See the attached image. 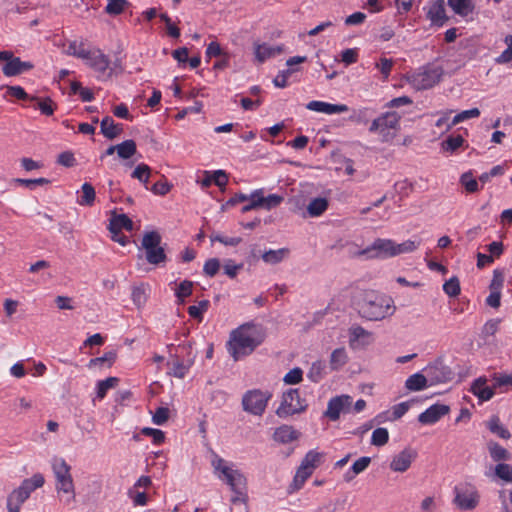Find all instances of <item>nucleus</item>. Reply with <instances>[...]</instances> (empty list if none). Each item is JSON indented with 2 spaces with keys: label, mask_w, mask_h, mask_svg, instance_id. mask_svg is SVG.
<instances>
[{
  "label": "nucleus",
  "mask_w": 512,
  "mask_h": 512,
  "mask_svg": "<svg viewBox=\"0 0 512 512\" xmlns=\"http://www.w3.org/2000/svg\"><path fill=\"white\" fill-rule=\"evenodd\" d=\"M490 457L495 462L506 461L510 459V453L495 441H490L487 444Z\"/></svg>",
  "instance_id": "obj_35"
},
{
  "label": "nucleus",
  "mask_w": 512,
  "mask_h": 512,
  "mask_svg": "<svg viewBox=\"0 0 512 512\" xmlns=\"http://www.w3.org/2000/svg\"><path fill=\"white\" fill-rule=\"evenodd\" d=\"M301 436V433L290 425H281L275 429L273 439L281 444L291 443Z\"/></svg>",
  "instance_id": "obj_19"
},
{
  "label": "nucleus",
  "mask_w": 512,
  "mask_h": 512,
  "mask_svg": "<svg viewBox=\"0 0 512 512\" xmlns=\"http://www.w3.org/2000/svg\"><path fill=\"white\" fill-rule=\"evenodd\" d=\"M450 411L448 405L434 404L427 408L418 416V421L423 425H432L438 422L443 416L447 415Z\"/></svg>",
  "instance_id": "obj_15"
},
{
  "label": "nucleus",
  "mask_w": 512,
  "mask_h": 512,
  "mask_svg": "<svg viewBox=\"0 0 512 512\" xmlns=\"http://www.w3.org/2000/svg\"><path fill=\"white\" fill-rule=\"evenodd\" d=\"M328 206L329 203L327 198H314L307 205V214L309 217H319L327 210Z\"/></svg>",
  "instance_id": "obj_29"
},
{
  "label": "nucleus",
  "mask_w": 512,
  "mask_h": 512,
  "mask_svg": "<svg viewBox=\"0 0 512 512\" xmlns=\"http://www.w3.org/2000/svg\"><path fill=\"white\" fill-rule=\"evenodd\" d=\"M263 340V333L249 324L242 325L231 333L227 343L228 352L237 361L250 355Z\"/></svg>",
  "instance_id": "obj_2"
},
{
  "label": "nucleus",
  "mask_w": 512,
  "mask_h": 512,
  "mask_svg": "<svg viewBox=\"0 0 512 512\" xmlns=\"http://www.w3.org/2000/svg\"><path fill=\"white\" fill-rule=\"evenodd\" d=\"M206 61L209 62L212 57H219L222 59L221 64H225L230 61V54L224 50L220 44L216 41H212L206 48Z\"/></svg>",
  "instance_id": "obj_30"
},
{
  "label": "nucleus",
  "mask_w": 512,
  "mask_h": 512,
  "mask_svg": "<svg viewBox=\"0 0 512 512\" xmlns=\"http://www.w3.org/2000/svg\"><path fill=\"white\" fill-rule=\"evenodd\" d=\"M81 196L77 199V203L81 206L90 207L94 204L96 193L92 184L85 182L81 186Z\"/></svg>",
  "instance_id": "obj_33"
},
{
  "label": "nucleus",
  "mask_w": 512,
  "mask_h": 512,
  "mask_svg": "<svg viewBox=\"0 0 512 512\" xmlns=\"http://www.w3.org/2000/svg\"><path fill=\"white\" fill-rule=\"evenodd\" d=\"M271 398L272 393L268 390H248L242 397V408L252 415L262 416Z\"/></svg>",
  "instance_id": "obj_8"
},
{
  "label": "nucleus",
  "mask_w": 512,
  "mask_h": 512,
  "mask_svg": "<svg viewBox=\"0 0 512 512\" xmlns=\"http://www.w3.org/2000/svg\"><path fill=\"white\" fill-rule=\"evenodd\" d=\"M464 138L461 135L449 136L442 142V148L445 151L454 152L463 145Z\"/></svg>",
  "instance_id": "obj_54"
},
{
  "label": "nucleus",
  "mask_w": 512,
  "mask_h": 512,
  "mask_svg": "<svg viewBox=\"0 0 512 512\" xmlns=\"http://www.w3.org/2000/svg\"><path fill=\"white\" fill-rule=\"evenodd\" d=\"M460 183L465 187L468 193H475L479 189L477 180L473 177L471 171L465 172L461 175Z\"/></svg>",
  "instance_id": "obj_52"
},
{
  "label": "nucleus",
  "mask_w": 512,
  "mask_h": 512,
  "mask_svg": "<svg viewBox=\"0 0 512 512\" xmlns=\"http://www.w3.org/2000/svg\"><path fill=\"white\" fill-rule=\"evenodd\" d=\"M132 301L133 303L138 307H142L147 300L146 290L143 285L141 286H135L132 289Z\"/></svg>",
  "instance_id": "obj_56"
},
{
  "label": "nucleus",
  "mask_w": 512,
  "mask_h": 512,
  "mask_svg": "<svg viewBox=\"0 0 512 512\" xmlns=\"http://www.w3.org/2000/svg\"><path fill=\"white\" fill-rule=\"evenodd\" d=\"M332 68L333 66H321L317 71V79L322 83L336 78H339L342 81L346 80V76L344 75L343 71L333 70Z\"/></svg>",
  "instance_id": "obj_36"
},
{
  "label": "nucleus",
  "mask_w": 512,
  "mask_h": 512,
  "mask_svg": "<svg viewBox=\"0 0 512 512\" xmlns=\"http://www.w3.org/2000/svg\"><path fill=\"white\" fill-rule=\"evenodd\" d=\"M480 115V110L478 108H472L469 110L461 111L456 114L454 118L451 120L450 124H447L446 131H449L453 126L466 121L471 118H477Z\"/></svg>",
  "instance_id": "obj_39"
},
{
  "label": "nucleus",
  "mask_w": 512,
  "mask_h": 512,
  "mask_svg": "<svg viewBox=\"0 0 512 512\" xmlns=\"http://www.w3.org/2000/svg\"><path fill=\"white\" fill-rule=\"evenodd\" d=\"M391 297L375 291L365 292L357 303L361 317L370 321H380L394 314L395 306Z\"/></svg>",
  "instance_id": "obj_3"
},
{
  "label": "nucleus",
  "mask_w": 512,
  "mask_h": 512,
  "mask_svg": "<svg viewBox=\"0 0 512 512\" xmlns=\"http://www.w3.org/2000/svg\"><path fill=\"white\" fill-rule=\"evenodd\" d=\"M453 493V504L462 511L473 510L479 504L480 495L476 487L471 484L456 485Z\"/></svg>",
  "instance_id": "obj_9"
},
{
  "label": "nucleus",
  "mask_w": 512,
  "mask_h": 512,
  "mask_svg": "<svg viewBox=\"0 0 512 512\" xmlns=\"http://www.w3.org/2000/svg\"><path fill=\"white\" fill-rule=\"evenodd\" d=\"M352 397L349 395H339L328 401L324 416L331 421H337L341 413H348L351 409Z\"/></svg>",
  "instance_id": "obj_13"
},
{
  "label": "nucleus",
  "mask_w": 512,
  "mask_h": 512,
  "mask_svg": "<svg viewBox=\"0 0 512 512\" xmlns=\"http://www.w3.org/2000/svg\"><path fill=\"white\" fill-rule=\"evenodd\" d=\"M193 285V282L190 280H183L180 282L175 290V296L178 304H183L185 299L192 294Z\"/></svg>",
  "instance_id": "obj_44"
},
{
  "label": "nucleus",
  "mask_w": 512,
  "mask_h": 512,
  "mask_svg": "<svg viewBox=\"0 0 512 512\" xmlns=\"http://www.w3.org/2000/svg\"><path fill=\"white\" fill-rule=\"evenodd\" d=\"M443 291L449 296V297H457L460 292V281L458 277L453 276L449 280H447L443 284Z\"/></svg>",
  "instance_id": "obj_51"
},
{
  "label": "nucleus",
  "mask_w": 512,
  "mask_h": 512,
  "mask_svg": "<svg viewBox=\"0 0 512 512\" xmlns=\"http://www.w3.org/2000/svg\"><path fill=\"white\" fill-rule=\"evenodd\" d=\"M420 244V240H406L402 243H396L394 241V257L401 254L411 253L415 251L420 246Z\"/></svg>",
  "instance_id": "obj_43"
},
{
  "label": "nucleus",
  "mask_w": 512,
  "mask_h": 512,
  "mask_svg": "<svg viewBox=\"0 0 512 512\" xmlns=\"http://www.w3.org/2000/svg\"><path fill=\"white\" fill-rule=\"evenodd\" d=\"M100 127H101V133L107 139H110V140L119 136L123 131L122 124L115 123L114 120L110 116H106L102 119V121L100 123Z\"/></svg>",
  "instance_id": "obj_21"
},
{
  "label": "nucleus",
  "mask_w": 512,
  "mask_h": 512,
  "mask_svg": "<svg viewBox=\"0 0 512 512\" xmlns=\"http://www.w3.org/2000/svg\"><path fill=\"white\" fill-rule=\"evenodd\" d=\"M224 273L230 277L231 279H234L238 272L243 268V264H235L233 260L228 259L224 263Z\"/></svg>",
  "instance_id": "obj_63"
},
{
  "label": "nucleus",
  "mask_w": 512,
  "mask_h": 512,
  "mask_svg": "<svg viewBox=\"0 0 512 512\" xmlns=\"http://www.w3.org/2000/svg\"><path fill=\"white\" fill-rule=\"evenodd\" d=\"M306 108L310 111H315L319 113H324L328 115L332 114H340L347 112L349 110L348 106L345 104H332L324 101L313 100L310 101Z\"/></svg>",
  "instance_id": "obj_16"
},
{
  "label": "nucleus",
  "mask_w": 512,
  "mask_h": 512,
  "mask_svg": "<svg viewBox=\"0 0 512 512\" xmlns=\"http://www.w3.org/2000/svg\"><path fill=\"white\" fill-rule=\"evenodd\" d=\"M400 116L396 112H386L374 119L369 127L371 133H379L383 141L392 138L394 134L390 130H396L399 126Z\"/></svg>",
  "instance_id": "obj_10"
},
{
  "label": "nucleus",
  "mask_w": 512,
  "mask_h": 512,
  "mask_svg": "<svg viewBox=\"0 0 512 512\" xmlns=\"http://www.w3.org/2000/svg\"><path fill=\"white\" fill-rule=\"evenodd\" d=\"M348 360L346 350L344 348L335 349L330 356V368L337 371L341 369Z\"/></svg>",
  "instance_id": "obj_37"
},
{
  "label": "nucleus",
  "mask_w": 512,
  "mask_h": 512,
  "mask_svg": "<svg viewBox=\"0 0 512 512\" xmlns=\"http://www.w3.org/2000/svg\"><path fill=\"white\" fill-rule=\"evenodd\" d=\"M111 234H117V232H121L122 229L127 231L133 230V222L126 214H115L113 213L110 223L108 226Z\"/></svg>",
  "instance_id": "obj_20"
},
{
  "label": "nucleus",
  "mask_w": 512,
  "mask_h": 512,
  "mask_svg": "<svg viewBox=\"0 0 512 512\" xmlns=\"http://www.w3.org/2000/svg\"><path fill=\"white\" fill-rule=\"evenodd\" d=\"M141 433L145 436H149L152 438L153 443L156 445H160L165 440V434L160 429L145 427L141 430Z\"/></svg>",
  "instance_id": "obj_58"
},
{
  "label": "nucleus",
  "mask_w": 512,
  "mask_h": 512,
  "mask_svg": "<svg viewBox=\"0 0 512 512\" xmlns=\"http://www.w3.org/2000/svg\"><path fill=\"white\" fill-rule=\"evenodd\" d=\"M299 72V66H288L287 69L280 71L273 79V84L277 88H285L289 85V79Z\"/></svg>",
  "instance_id": "obj_31"
},
{
  "label": "nucleus",
  "mask_w": 512,
  "mask_h": 512,
  "mask_svg": "<svg viewBox=\"0 0 512 512\" xmlns=\"http://www.w3.org/2000/svg\"><path fill=\"white\" fill-rule=\"evenodd\" d=\"M169 418V409L167 407H158L152 416V421L156 425H163Z\"/></svg>",
  "instance_id": "obj_64"
},
{
  "label": "nucleus",
  "mask_w": 512,
  "mask_h": 512,
  "mask_svg": "<svg viewBox=\"0 0 512 512\" xmlns=\"http://www.w3.org/2000/svg\"><path fill=\"white\" fill-rule=\"evenodd\" d=\"M76 57L82 60H91L94 64H109L110 60L99 49H87L83 43H80Z\"/></svg>",
  "instance_id": "obj_18"
},
{
  "label": "nucleus",
  "mask_w": 512,
  "mask_h": 512,
  "mask_svg": "<svg viewBox=\"0 0 512 512\" xmlns=\"http://www.w3.org/2000/svg\"><path fill=\"white\" fill-rule=\"evenodd\" d=\"M119 379L117 377H108L104 380H100L97 383V397L99 399H103L107 391L113 387H115L118 383Z\"/></svg>",
  "instance_id": "obj_49"
},
{
  "label": "nucleus",
  "mask_w": 512,
  "mask_h": 512,
  "mask_svg": "<svg viewBox=\"0 0 512 512\" xmlns=\"http://www.w3.org/2000/svg\"><path fill=\"white\" fill-rule=\"evenodd\" d=\"M116 359V352L108 351L101 357H96L90 360V366L103 365L107 363L108 366H111Z\"/></svg>",
  "instance_id": "obj_60"
},
{
  "label": "nucleus",
  "mask_w": 512,
  "mask_h": 512,
  "mask_svg": "<svg viewBox=\"0 0 512 512\" xmlns=\"http://www.w3.org/2000/svg\"><path fill=\"white\" fill-rule=\"evenodd\" d=\"M303 371L299 367L291 369L283 378V381L288 385H295L302 381Z\"/></svg>",
  "instance_id": "obj_59"
},
{
  "label": "nucleus",
  "mask_w": 512,
  "mask_h": 512,
  "mask_svg": "<svg viewBox=\"0 0 512 512\" xmlns=\"http://www.w3.org/2000/svg\"><path fill=\"white\" fill-rule=\"evenodd\" d=\"M284 51L283 45H268L264 44H255L254 46V54L255 58L259 62H264L267 60H272L276 55L281 54Z\"/></svg>",
  "instance_id": "obj_17"
},
{
  "label": "nucleus",
  "mask_w": 512,
  "mask_h": 512,
  "mask_svg": "<svg viewBox=\"0 0 512 512\" xmlns=\"http://www.w3.org/2000/svg\"><path fill=\"white\" fill-rule=\"evenodd\" d=\"M505 43L507 48L496 58V61L499 63H508L512 60V35L505 37Z\"/></svg>",
  "instance_id": "obj_62"
},
{
  "label": "nucleus",
  "mask_w": 512,
  "mask_h": 512,
  "mask_svg": "<svg viewBox=\"0 0 512 512\" xmlns=\"http://www.w3.org/2000/svg\"><path fill=\"white\" fill-rule=\"evenodd\" d=\"M211 465L217 478L228 485L235 494L231 498V502L233 504L238 502L246 503L248 496L246 493L247 479L245 475L235 468L233 463H229L217 454H214Z\"/></svg>",
  "instance_id": "obj_1"
},
{
  "label": "nucleus",
  "mask_w": 512,
  "mask_h": 512,
  "mask_svg": "<svg viewBox=\"0 0 512 512\" xmlns=\"http://www.w3.org/2000/svg\"><path fill=\"white\" fill-rule=\"evenodd\" d=\"M256 194L258 195V200L260 204V208L265 210H271L273 208L278 207L284 201V197L278 194H269L268 196L264 195V189H256Z\"/></svg>",
  "instance_id": "obj_23"
},
{
  "label": "nucleus",
  "mask_w": 512,
  "mask_h": 512,
  "mask_svg": "<svg viewBox=\"0 0 512 512\" xmlns=\"http://www.w3.org/2000/svg\"><path fill=\"white\" fill-rule=\"evenodd\" d=\"M472 393L477 396L481 401H488L494 396V389L486 386V379H476L471 387Z\"/></svg>",
  "instance_id": "obj_24"
},
{
  "label": "nucleus",
  "mask_w": 512,
  "mask_h": 512,
  "mask_svg": "<svg viewBox=\"0 0 512 512\" xmlns=\"http://www.w3.org/2000/svg\"><path fill=\"white\" fill-rule=\"evenodd\" d=\"M289 255L288 248H280L277 250H268L261 255L263 261L267 264H278Z\"/></svg>",
  "instance_id": "obj_32"
},
{
  "label": "nucleus",
  "mask_w": 512,
  "mask_h": 512,
  "mask_svg": "<svg viewBox=\"0 0 512 512\" xmlns=\"http://www.w3.org/2000/svg\"><path fill=\"white\" fill-rule=\"evenodd\" d=\"M193 364V359H188L186 363L175 357L171 362L168 363L170 366L169 374L176 378H184L188 373L190 367Z\"/></svg>",
  "instance_id": "obj_26"
},
{
  "label": "nucleus",
  "mask_w": 512,
  "mask_h": 512,
  "mask_svg": "<svg viewBox=\"0 0 512 512\" xmlns=\"http://www.w3.org/2000/svg\"><path fill=\"white\" fill-rule=\"evenodd\" d=\"M322 457V453H319L315 450H310L305 455L301 463H303L308 470H311L313 472L321 464Z\"/></svg>",
  "instance_id": "obj_45"
},
{
  "label": "nucleus",
  "mask_w": 512,
  "mask_h": 512,
  "mask_svg": "<svg viewBox=\"0 0 512 512\" xmlns=\"http://www.w3.org/2000/svg\"><path fill=\"white\" fill-rule=\"evenodd\" d=\"M312 473L313 472L311 470H308L307 467L301 463L293 479L292 486L294 490L301 489L306 480L312 475Z\"/></svg>",
  "instance_id": "obj_42"
},
{
  "label": "nucleus",
  "mask_w": 512,
  "mask_h": 512,
  "mask_svg": "<svg viewBox=\"0 0 512 512\" xmlns=\"http://www.w3.org/2000/svg\"><path fill=\"white\" fill-rule=\"evenodd\" d=\"M389 441V432L386 428H376L372 432L371 444L377 447L384 446Z\"/></svg>",
  "instance_id": "obj_50"
},
{
  "label": "nucleus",
  "mask_w": 512,
  "mask_h": 512,
  "mask_svg": "<svg viewBox=\"0 0 512 512\" xmlns=\"http://www.w3.org/2000/svg\"><path fill=\"white\" fill-rule=\"evenodd\" d=\"M220 269V261L217 258L208 259L203 267V272L209 277H214Z\"/></svg>",
  "instance_id": "obj_61"
},
{
  "label": "nucleus",
  "mask_w": 512,
  "mask_h": 512,
  "mask_svg": "<svg viewBox=\"0 0 512 512\" xmlns=\"http://www.w3.org/2000/svg\"><path fill=\"white\" fill-rule=\"evenodd\" d=\"M325 369H326L325 362L321 361V360H317L312 363V365L307 373V378L314 383H318L324 378Z\"/></svg>",
  "instance_id": "obj_38"
},
{
  "label": "nucleus",
  "mask_w": 512,
  "mask_h": 512,
  "mask_svg": "<svg viewBox=\"0 0 512 512\" xmlns=\"http://www.w3.org/2000/svg\"><path fill=\"white\" fill-rule=\"evenodd\" d=\"M150 174L151 168L147 164L140 163L135 167L134 171L131 174V177L139 180L145 186L146 189H149L148 183Z\"/></svg>",
  "instance_id": "obj_40"
},
{
  "label": "nucleus",
  "mask_w": 512,
  "mask_h": 512,
  "mask_svg": "<svg viewBox=\"0 0 512 512\" xmlns=\"http://www.w3.org/2000/svg\"><path fill=\"white\" fill-rule=\"evenodd\" d=\"M146 260L148 263L153 265H160L162 263H165L167 260V256L165 254V251L162 247L157 246L153 249L146 250Z\"/></svg>",
  "instance_id": "obj_41"
},
{
  "label": "nucleus",
  "mask_w": 512,
  "mask_h": 512,
  "mask_svg": "<svg viewBox=\"0 0 512 512\" xmlns=\"http://www.w3.org/2000/svg\"><path fill=\"white\" fill-rule=\"evenodd\" d=\"M486 427L497 437L508 440L511 438L510 431L501 423L497 415H493L486 421Z\"/></svg>",
  "instance_id": "obj_25"
},
{
  "label": "nucleus",
  "mask_w": 512,
  "mask_h": 512,
  "mask_svg": "<svg viewBox=\"0 0 512 512\" xmlns=\"http://www.w3.org/2000/svg\"><path fill=\"white\" fill-rule=\"evenodd\" d=\"M442 74V66H418L407 73V80L418 90L428 89L439 82Z\"/></svg>",
  "instance_id": "obj_6"
},
{
  "label": "nucleus",
  "mask_w": 512,
  "mask_h": 512,
  "mask_svg": "<svg viewBox=\"0 0 512 512\" xmlns=\"http://www.w3.org/2000/svg\"><path fill=\"white\" fill-rule=\"evenodd\" d=\"M307 407L308 404L304 398H301L299 389L290 388L283 393L276 415L280 418H287L304 412Z\"/></svg>",
  "instance_id": "obj_7"
},
{
  "label": "nucleus",
  "mask_w": 512,
  "mask_h": 512,
  "mask_svg": "<svg viewBox=\"0 0 512 512\" xmlns=\"http://www.w3.org/2000/svg\"><path fill=\"white\" fill-rule=\"evenodd\" d=\"M107 2L105 12L113 16L121 14L130 6V3L127 0H107Z\"/></svg>",
  "instance_id": "obj_46"
},
{
  "label": "nucleus",
  "mask_w": 512,
  "mask_h": 512,
  "mask_svg": "<svg viewBox=\"0 0 512 512\" xmlns=\"http://www.w3.org/2000/svg\"><path fill=\"white\" fill-rule=\"evenodd\" d=\"M117 148V155L119 158L126 160L130 159L137 152V146L134 140L128 139L120 144L115 145Z\"/></svg>",
  "instance_id": "obj_34"
},
{
  "label": "nucleus",
  "mask_w": 512,
  "mask_h": 512,
  "mask_svg": "<svg viewBox=\"0 0 512 512\" xmlns=\"http://www.w3.org/2000/svg\"><path fill=\"white\" fill-rule=\"evenodd\" d=\"M416 457L417 452L414 449L405 448L393 457L390 463V469L395 472L403 473L409 469Z\"/></svg>",
  "instance_id": "obj_14"
},
{
  "label": "nucleus",
  "mask_w": 512,
  "mask_h": 512,
  "mask_svg": "<svg viewBox=\"0 0 512 512\" xmlns=\"http://www.w3.org/2000/svg\"><path fill=\"white\" fill-rule=\"evenodd\" d=\"M161 236L157 231H150L144 234L142 238V247L143 249L150 250L157 246H160Z\"/></svg>",
  "instance_id": "obj_48"
},
{
  "label": "nucleus",
  "mask_w": 512,
  "mask_h": 512,
  "mask_svg": "<svg viewBox=\"0 0 512 512\" xmlns=\"http://www.w3.org/2000/svg\"><path fill=\"white\" fill-rule=\"evenodd\" d=\"M394 241L391 239L377 238L374 242L360 251V255L370 259H386L394 257Z\"/></svg>",
  "instance_id": "obj_12"
},
{
  "label": "nucleus",
  "mask_w": 512,
  "mask_h": 512,
  "mask_svg": "<svg viewBox=\"0 0 512 512\" xmlns=\"http://www.w3.org/2000/svg\"><path fill=\"white\" fill-rule=\"evenodd\" d=\"M427 17L433 24L443 25L447 20L444 1L437 0L434 2L428 10Z\"/></svg>",
  "instance_id": "obj_22"
},
{
  "label": "nucleus",
  "mask_w": 512,
  "mask_h": 512,
  "mask_svg": "<svg viewBox=\"0 0 512 512\" xmlns=\"http://www.w3.org/2000/svg\"><path fill=\"white\" fill-rule=\"evenodd\" d=\"M44 481V477L40 473L23 480L21 485L14 489L7 497L8 512H20L21 505L29 498L34 490L43 486Z\"/></svg>",
  "instance_id": "obj_5"
},
{
  "label": "nucleus",
  "mask_w": 512,
  "mask_h": 512,
  "mask_svg": "<svg viewBox=\"0 0 512 512\" xmlns=\"http://www.w3.org/2000/svg\"><path fill=\"white\" fill-rule=\"evenodd\" d=\"M7 95L19 100H37V97L29 96L21 86H7Z\"/></svg>",
  "instance_id": "obj_57"
},
{
  "label": "nucleus",
  "mask_w": 512,
  "mask_h": 512,
  "mask_svg": "<svg viewBox=\"0 0 512 512\" xmlns=\"http://www.w3.org/2000/svg\"><path fill=\"white\" fill-rule=\"evenodd\" d=\"M423 371L429 381V386L446 383L453 379L454 373L451 368L444 364L442 359L429 363Z\"/></svg>",
  "instance_id": "obj_11"
},
{
  "label": "nucleus",
  "mask_w": 512,
  "mask_h": 512,
  "mask_svg": "<svg viewBox=\"0 0 512 512\" xmlns=\"http://www.w3.org/2000/svg\"><path fill=\"white\" fill-rule=\"evenodd\" d=\"M495 475L501 480L512 483V466L506 463H498L495 466Z\"/></svg>",
  "instance_id": "obj_53"
},
{
  "label": "nucleus",
  "mask_w": 512,
  "mask_h": 512,
  "mask_svg": "<svg viewBox=\"0 0 512 512\" xmlns=\"http://www.w3.org/2000/svg\"><path fill=\"white\" fill-rule=\"evenodd\" d=\"M370 112L371 111L368 108L354 110L350 115L349 120L357 124H366L369 121L371 115Z\"/></svg>",
  "instance_id": "obj_55"
},
{
  "label": "nucleus",
  "mask_w": 512,
  "mask_h": 512,
  "mask_svg": "<svg viewBox=\"0 0 512 512\" xmlns=\"http://www.w3.org/2000/svg\"><path fill=\"white\" fill-rule=\"evenodd\" d=\"M52 469L56 478V491L67 495L63 499L65 505L71 504L75 500V489L70 466L64 459L55 458L52 462Z\"/></svg>",
  "instance_id": "obj_4"
},
{
  "label": "nucleus",
  "mask_w": 512,
  "mask_h": 512,
  "mask_svg": "<svg viewBox=\"0 0 512 512\" xmlns=\"http://www.w3.org/2000/svg\"><path fill=\"white\" fill-rule=\"evenodd\" d=\"M209 306V300H201L198 302V305H192L188 307V314L190 317L201 322L203 320V314L208 310Z\"/></svg>",
  "instance_id": "obj_47"
},
{
  "label": "nucleus",
  "mask_w": 512,
  "mask_h": 512,
  "mask_svg": "<svg viewBox=\"0 0 512 512\" xmlns=\"http://www.w3.org/2000/svg\"><path fill=\"white\" fill-rule=\"evenodd\" d=\"M447 4L455 14L461 17L468 16L475 8L472 0H447Z\"/></svg>",
  "instance_id": "obj_27"
},
{
  "label": "nucleus",
  "mask_w": 512,
  "mask_h": 512,
  "mask_svg": "<svg viewBox=\"0 0 512 512\" xmlns=\"http://www.w3.org/2000/svg\"><path fill=\"white\" fill-rule=\"evenodd\" d=\"M429 386L426 374L417 372L409 376L405 381V388L409 391H421Z\"/></svg>",
  "instance_id": "obj_28"
}]
</instances>
